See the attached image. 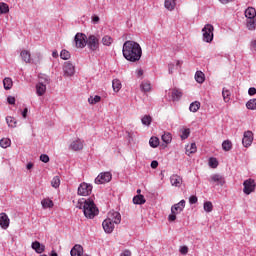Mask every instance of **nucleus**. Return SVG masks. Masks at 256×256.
Here are the masks:
<instances>
[{"label": "nucleus", "instance_id": "72a5a7b5", "mask_svg": "<svg viewBox=\"0 0 256 256\" xmlns=\"http://www.w3.org/2000/svg\"><path fill=\"white\" fill-rule=\"evenodd\" d=\"M9 13V5L4 2H0V15H7Z\"/></svg>", "mask_w": 256, "mask_h": 256}, {"label": "nucleus", "instance_id": "a211bd4d", "mask_svg": "<svg viewBox=\"0 0 256 256\" xmlns=\"http://www.w3.org/2000/svg\"><path fill=\"white\" fill-rule=\"evenodd\" d=\"M209 181L210 183H217V185H225V178H223V176H221L220 174H214L210 176Z\"/></svg>", "mask_w": 256, "mask_h": 256}, {"label": "nucleus", "instance_id": "7c9ffc66", "mask_svg": "<svg viewBox=\"0 0 256 256\" xmlns=\"http://www.w3.org/2000/svg\"><path fill=\"white\" fill-rule=\"evenodd\" d=\"M195 81L198 83H205V74L201 71H196L195 73Z\"/></svg>", "mask_w": 256, "mask_h": 256}, {"label": "nucleus", "instance_id": "5fc2aeb1", "mask_svg": "<svg viewBox=\"0 0 256 256\" xmlns=\"http://www.w3.org/2000/svg\"><path fill=\"white\" fill-rule=\"evenodd\" d=\"M7 102L9 103V105H15V97L8 96Z\"/></svg>", "mask_w": 256, "mask_h": 256}, {"label": "nucleus", "instance_id": "b1692460", "mask_svg": "<svg viewBox=\"0 0 256 256\" xmlns=\"http://www.w3.org/2000/svg\"><path fill=\"white\" fill-rule=\"evenodd\" d=\"M245 17L246 19H253L256 17V10L253 7H248L245 10Z\"/></svg>", "mask_w": 256, "mask_h": 256}, {"label": "nucleus", "instance_id": "09e8293b", "mask_svg": "<svg viewBox=\"0 0 256 256\" xmlns=\"http://www.w3.org/2000/svg\"><path fill=\"white\" fill-rule=\"evenodd\" d=\"M208 163H209V166L212 167V169H216V167H218L219 165L217 158H210Z\"/></svg>", "mask_w": 256, "mask_h": 256}, {"label": "nucleus", "instance_id": "9d476101", "mask_svg": "<svg viewBox=\"0 0 256 256\" xmlns=\"http://www.w3.org/2000/svg\"><path fill=\"white\" fill-rule=\"evenodd\" d=\"M87 45L91 51H97L99 49V37L90 35L87 40Z\"/></svg>", "mask_w": 256, "mask_h": 256}, {"label": "nucleus", "instance_id": "2eb2a0df", "mask_svg": "<svg viewBox=\"0 0 256 256\" xmlns=\"http://www.w3.org/2000/svg\"><path fill=\"white\" fill-rule=\"evenodd\" d=\"M106 219H110L114 225H119L121 223V214L117 211H110Z\"/></svg>", "mask_w": 256, "mask_h": 256}, {"label": "nucleus", "instance_id": "4be33fe9", "mask_svg": "<svg viewBox=\"0 0 256 256\" xmlns=\"http://www.w3.org/2000/svg\"><path fill=\"white\" fill-rule=\"evenodd\" d=\"M246 27L249 31H255L256 29V16L246 20Z\"/></svg>", "mask_w": 256, "mask_h": 256}, {"label": "nucleus", "instance_id": "bf43d9fd", "mask_svg": "<svg viewBox=\"0 0 256 256\" xmlns=\"http://www.w3.org/2000/svg\"><path fill=\"white\" fill-rule=\"evenodd\" d=\"M92 21L95 24L99 23V16H97V15L92 16Z\"/></svg>", "mask_w": 256, "mask_h": 256}, {"label": "nucleus", "instance_id": "cd10ccee", "mask_svg": "<svg viewBox=\"0 0 256 256\" xmlns=\"http://www.w3.org/2000/svg\"><path fill=\"white\" fill-rule=\"evenodd\" d=\"M201 107V103L199 101L192 102L189 106V111L192 113H197Z\"/></svg>", "mask_w": 256, "mask_h": 256}, {"label": "nucleus", "instance_id": "774afa93", "mask_svg": "<svg viewBox=\"0 0 256 256\" xmlns=\"http://www.w3.org/2000/svg\"><path fill=\"white\" fill-rule=\"evenodd\" d=\"M51 256H57V252H55V250H53V251L51 252Z\"/></svg>", "mask_w": 256, "mask_h": 256}, {"label": "nucleus", "instance_id": "423d86ee", "mask_svg": "<svg viewBox=\"0 0 256 256\" xmlns=\"http://www.w3.org/2000/svg\"><path fill=\"white\" fill-rule=\"evenodd\" d=\"M113 179V175L110 172H102L95 178L96 185H103L109 183Z\"/></svg>", "mask_w": 256, "mask_h": 256}, {"label": "nucleus", "instance_id": "864d4df0", "mask_svg": "<svg viewBox=\"0 0 256 256\" xmlns=\"http://www.w3.org/2000/svg\"><path fill=\"white\" fill-rule=\"evenodd\" d=\"M197 201H198L197 196H190V198H189L190 205H195V203H197Z\"/></svg>", "mask_w": 256, "mask_h": 256}, {"label": "nucleus", "instance_id": "6e6d98bb", "mask_svg": "<svg viewBox=\"0 0 256 256\" xmlns=\"http://www.w3.org/2000/svg\"><path fill=\"white\" fill-rule=\"evenodd\" d=\"M248 95L250 96L256 95V88L255 87L249 88Z\"/></svg>", "mask_w": 256, "mask_h": 256}, {"label": "nucleus", "instance_id": "9b49d317", "mask_svg": "<svg viewBox=\"0 0 256 256\" xmlns=\"http://www.w3.org/2000/svg\"><path fill=\"white\" fill-rule=\"evenodd\" d=\"M243 186H244V193L245 195H251V193H253V191H255V180L253 179H248V180H245L243 182Z\"/></svg>", "mask_w": 256, "mask_h": 256}, {"label": "nucleus", "instance_id": "ddd939ff", "mask_svg": "<svg viewBox=\"0 0 256 256\" xmlns=\"http://www.w3.org/2000/svg\"><path fill=\"white\" fill-rule=\"evenodd\" d=\"M252 143H253V132L251 131L244 132L243 139H242L243 146L251 147Z\"/></svg>", "mask_w": 256, "mask_h": 256}, {"label": "nucleus", "instance_id": "5701e85b", "mask_svg": "<svg viewBox=\"0 0 256 256\" xmlns=\"http://www.w3.org/2000/svg\"><path fill=\"white\" fill-rule=\"evenodd\" d=\"M3 87L6 91L13 89V79L6 77L3 79Z\"/></svg>", "mask_w": 256, "mask_h": 256}, {"label": "nucleus", "instance_id": "f8f14e48", "mask_svg": "<svg viewBox=\"0 0 256 256\" xmlns=\"http://www.w3.org/2000/svg\"><path fill=\"white\" fill-rule=\"evenodd\" d=\"M85 146V141H83L80 138H77L75 140H73L70 145H69V149L71 151H81L83 150V147Z\"/></svg>", "mask_w": 256, "mask_h": 256}, {"label": "nucleus", "instance_id": "393cba45", "mask_svg": "<svg viewBox=\"0 0 256 256\" xmlns=\"http://www.w3.org/2000/svg\"><path fill=\"white\" fill-rule=\"evenodd\" d=\"M140 89L144 93H149V91H151V82L147 80L142 81V83L140 84Z\"/></svg>", "mask_w": 256, "mask_h": 256}, {"label": "nucleus", "instance_id": "c85d7f7f", "mask_svg": "<svg viewBox=\"0 0 256 256\" xmlns=\"http://www.w3.org/2000/svg\"><path fill=\"white\" fill-rule=\"evenodd\" d=\"M175 5V0H165L164 2L165 9L168 11H173L175 9Z\"/></svg>", "mask_w": 256, "mask_h": 256}, {"label": "nucleus", "instance_id": "2f4dec72", "mask_svg": "<svg viewBox=\"0 0 256 256\" xmlns=\"http://www.w3.org/2000/svg\"><path fill=\"white\" fill-rule=\"evenodd\" d=\"M102 44L105 45V47H111V45L113 44V38L109 35H105L102 38Z\"/></svg>", "mask_w": 256, "mask_h": 256}, {"label": "nucleus", "instance_id": "f704fd0d", "mask_svg": "<svg viewBox=\"0 0 256 256\" xmlns=\"http://www.w3.org/2000/svg\"><path fill=\"white\" fill-rule=\"evenodd\" d=\"M222 97H223L225 103H229V101H231V92L229 90L223 88Z\"/></svg>", "mask_w": 256, "mask_h": 256}, {"label": "nucleus", "instance_id": "c03bdc74", "mask_svg": "<svg viewBox=\"0 0 256 256\" xmlns=\"http://www.w3.org/2000/svg\"><path fill=\"white\" fill-rule=\"evenodd\" d=\"M51 185H52V187H54V189H57L59 187V185H61V179L59 178V176H55L52 179Z\"/></svg>", "mask_w": 256, "mask_h": 256}, {"label": "nucleus", "instance_id": "e433bc0d", "mask_svg": "<svg viewBox=\"0 0 256 256\" xmlns=\"http://www.w3.org/2000/svg\"><path fill=\"white\" fill-rule=\"evenodd\" d=\"M247 109H250V111H255L256 110V98L250 99L246 103Z\"/></svg>", "mask_w": 256, "mask_h": 256}, {"label": "nucleus", "instance_id": "e2e57ef3", "mask_svg": "<svg viewBox=\"0 0 256 256\" xmlns=\"http://www.w3.org/2000/svg\"><path fill=\"white\" fill-rule=\"evenodd\" d=\"M222 5H227V3H231L233 0H219Z\"/></svg>", "mask_w": 256, "mask_h": 256}, {"label": "nucleus", "instance_id": "a19ab883", "mask_svg": "<svg viewBox=\"0 0 256 256\" xmlns=\"http://www.w3.org/2000/svg\"><path fill=\"white\" fill-rule=\"evenodd\" d=\"M6 122L8 127H17V120L11 116L6 117Z\"/></svg>", "mask_w": 256, "mask_h": 256}, {"label": "nucleus", "instance_id": "39448f33", "mask_svg": "<svg viewBox=\"0 0 256 256\" xmlns=\"http://www.w3.org/2000/svg\"><path fill=\"white\" fill-rule=\"evenodd\" d=\"M213 25L206 24L204 28L202 29V39L204 43H211L213 41Z\"/></svg>", "mask_w": 256, "mask_h": 256}, {"label": "nucleus", "instance_id": "7ed1b4c3", "mask_svg": "<svg viewBox=\"0 0 256 256\" xmlns=\"http://www.w3.org/2000/svg\"><path fill=\"white\" fill-rule=\"evenodd\" d=\"M20 57L24 63H33L34 65H39V63H41V59H43L41 53H37L36 56L31 59V52L28 50H22L20 52Z\"/></svg>", "mask_w": 256, "mask_h": 256}, {"label": "nucleus", "instance_id": "58836bf2", "mask_svg": "<svg viewBox=\"0 0 256 256\" xmlns=\"http://www.w3.org/2000/svg\"><path fill=\"white\" fill-rule=\"evenodd\" d=\"M152 121H153V118H151V116H149V115H145L141 119L142 125H145L146 127H149V125H151Z\"/></svg>", "mask_w": 256, "mask_h": 256}, {"label": "nucleus", "instance_id": "6ab92c4d", "mask_svg": "<svg viewBox=\"0 0 256 256\" xmlns=\"http://www.w3.org/2000/svg\"><path fill=\"white\" fill-rule=\"evenodd\" d=\"M46 91H47V85H45L43 82H39L36 85V94L38 95V97H43Z\"/></svg>", "mask_w": 256, "mask_h": 256}, {"label": "nucleus", "instance_id": "bb28decb", "mask_svg": "<svg viewBox=\"0 0 256 256\" xmlns=\"http://www.w3.org/2000/svg\"><path fill=\"white\" fill-rule=\"evenodd\" d=\"M145 196H143V195H136V196H134V198H133V203H134V205H144V203H145Z\"/></svg>", "mask_w": 256, "mask_h": 256}, {"label": "nucleus", "instance_id": "ea45409f", "mask_svg": "<svg viewBox=\"0 0 256 256\" xmlns=\"http://www.w3.org/2000/svg\"><path fill=\"white\" fill-rule=\"evenodd\" d=\"M162 141L163 143H166V145H169V143L173 141V137L171 136V133H164L162 135Z\"/></svg>", "mask_w": 256, "mask_h": 256}, {"label": "nucleus", "instance_id": "0eeeda50", "mask_svg": "<svg viewBox=\"0 0 256 256\" xmlns=\"http://www.w3.org/2000/svg\"><path fill=\"white\" fill-rule=\"evenodd\" d=\"M92 191H93V186L85 182L81 183L78 187V195L82 197H87L88 195H91Z\"/></svg>", "mask_w": 256, "mask_h": 256}, {"label": "nucleus", "instance_id": "69168bd1", "mask_svg": "<svg viewBox=\"0 0 256 256\" xmlns=\"http://www.w3.org/2000/svg\"><path fill=\"white\" fill-rule=\"evenodd\" d=\"M26 169H33V163L29 162L27 165H26Z\"/></svg>", "mask_w": 256, "mask_h": 256}, {"label": "nucleus", "instance_id": "c9c22d12", "mask_svg": "<svg viewBox=\"0 0 256 256\" xmlns=\"http://www.w3.org/2000/svg\"><path fill=\"white\" fill-rule=\"evenodd\" d=\"M181 97H183V93H181V91L174 89L172 90V100L173 101H179V99H181Z\"/></svg>", "mask_w": 256, "mask_h": 256}, {"label": "nucleus", "instance_id": "4c0bfd02", "mask_svg": "<svg viewBox=\"0 0 256 256\" xmlns=\"http://www.w3.org/2000/svg\"><path fill=\"white\" fill-rule=\"evenodd\" d=\"M149 145L153 149H156V147H159V138L155 136L151 137L149 140Z\"/></svg>", "mask_w": 256, "mask_h": 256}, {"label": "nucleus", "instance_id": "1a4fd4ad", "mask_svg": "<svg viewBox=\"0 0 256 256\" xmlns=\"http://www.w3.org/2000/svg\"><path fill=\"white\" fill-rule=\"evenodd\" d=\"M63 73L64 77H73L75 75V65L70 61H67L63 64Z\"/></svg>", "mask_w": 256, "mask_h": 256}, {"label": "nucleus", "instance_id": "13d9d810", "mask_svg": "<svg viewBox=\"0 0 256 256\" xmlns=\"http://www.w3.org/2000/svg\"><path fill=\"white\" fill-rule=\"evenodd\" d=\"M27 113H29V110L27 108H25L23 111H22V117L24 119H27Z\"/></svg>", "mask_w": 256, "mask_h": 256}, {"label": "nucleus", "instance_id": "6e6552de", "mask_svg": "<svg viewBox=\"0 0 256 256\" xmlns=\"http://www.w3.org/2000/svg\"><path fill=\"white\" fill-rule=\"evenodd\" d=\"M75 45L78 49H83L87 45V36L83 33H77L74 37Z\"/></svg>", "mask_w": 256, "mask_h": 256}, {"label": "nucleus", "instance_id": "20e7f679", "mask_svg": "<svg viewBox=\"0 0 256 256\" xmlns=\"http://www.w3.org/2000/svg\"><path fill=\"white\" fill-rule=\"evenodd\" d=\"M183 209H185V200H181L180 202L174 204L171 207V214L168 216V220L175 221V219H177V215L182 213Z\"/></svg>", "mask_w": 256, "mask_h": 256}, {"label": "nucleus", "instance_id": "8fccbe9b", "mask_svg": "<svg viewBox=\"0 0 256 256\" xmlns=\"http://www.w3.org/2000/svg\"><path fill=\"white\" fill-rule=\"evenodd\" d=\"M190 133H191V131L189 130V128L184 129V130L182 131L181 136H180L181 139H182V140L187 139V138L189 137Z\"/></svg>", "mask_w": 256, "mask_h": 256}, {"label": "nucleus", "instance_id": "338daca9", "mask_svg": "<svg viewBox=\"0 0 256 256\" xmlns=\"http://www.w3.org/2000/svg\"><path fill=\"white\" fill-rule=\"evenodd\" d=\"M169 73L172 74L173 73V64H169Z\"/></svg>", "mask_w": 256, "mask_h": 256}, {"label": "nucleus", "instance_id": "aec40b11", "mask_svg": "<svg viewBox=\"0 0 256 256\" xmlns=\"http://www.w3.org/2000/svg\"><path fill=\"white\" fill-rule=\"evenodd\" d=\"M71 256L83 255V246L76 244L70 251Z\"/></svg>", "mask_w": 256, "mask_h": 256}, {"label": "nucleus", "instance_id": "f257e3e1", "mask_svg": "<svg viewBox=\"0 0 256 256\" xmlns=\"http://www.w3.org/2000/svg\"><path fill=\"white\" fill-rule=\"evenodd\" d=\"M122 54L126 61H130V63H137V61L141 60L143 49H141V45L139 43L133 40H127L123 44Z\"/></svg>", "mask_w": 256, "mask_h": 256}, {"label": "nucleus", "instance_id": "f03ea898", "mask_svg": "<svg viewBox=\"0 0 256 256\" xmlns=\"http://www.w3.org/2000/svg\"><path fill=\"white\" fill-rule=\"evenodd\" d=\"M79 209H83V213L87 219H94L99 215V209L95 205L92 199H86L84 201H79Z\"/></svg>", "mask_w": 256, "mask_h": 256}, {"label": "nucleus", "instance_id": "a18cd8bd", "mask_svg": "<svg viewBox=\"0 0 256 256\" xmlns=\"http://www.w3.org/2000/svg\"><path fill=\"white\" fill-rule=\"evenodd\" d=\"M203 207L206 213H211V211H213V203H211V201L205 202Z\"/></svg>", "mask_w": 256, "mask_h": 256}, {"label": "nucleus", "instance_id": "37998d69", "mask_svg": "<svg viewBox=\"0 0 256 256\" xmlns=\"http://www.w3.org/2000/svg\"><path fill=\"white\" fill-rule=\"evenodd\" d=\"M10 145H11V140L7 138H3L0 140V147H2V149H7V147H9Z\"/></svg>", "mask_w": 256, "mask_h": 256}, {"label": "nucleus", "instance_id": "052dcab7", "mask_svg": "<svg viewBox=\"0 0 256 256\" xmlns=\"http://www.w3.org/2000/svg\"><path fill=\"white\" fill-rule=\"evenodd\" d=\"M120 256H131V251L125 250L123 253L120 254Z\"/></svg>", "mask_w": 256, "mask_h": 256}, {"label": "nucleus", "instance_id": "412c9836", "mask_svg": "<svg viewBox=\"0 0 256 256\" xmlns=\"http://www.w3.org/2000/svg\"><path fill=\"white\" fill-rule=\"evenodd\" d=\"M32 249L36 251L37 253L41 254L43 251H45V245L41 244L39 241H35L31 245Z\"/></svg>", "mask_w": 256, "mask_h": 256}, {"label": "nucleus", "instance_id": "c756f323", "mask_svg": "<svg viewBox=\"0 0 256 256\" xmlns=\"http://www.w3.org/2000/svg\"><path fill=\"white\" fill-rule=\"evenodd\" d=\"M112 88L115 93H119V91H121V81L119 79H114L112 81Z\"/></svg>", "mask_w": 256, "mask_h": 256}, {"label": "nucleus", "instance_id": "a878e982", "mask_svg": "<svg viewBox=\"0 0 256 256\" xmlns=\"http://www.w3.org/2000/svg\"><path fill=\"white\" fill-rule=\"evenodd\" d=\"M193 153H197V144L191 143V145L186 146V155L190 156Z\"/></svg>", "mask_w": 256, "mask_h": 256}, {"label": "nucleus", "instance_id": "49530a36", "mask_svg": "<svg viewBox=\"0 0 256 256\" xmlns=\"http://www.w3.org/2000/svg\"><path fill=\"white\" fill-rule=\"evenodd\" d=\"M60 57L64 61H67L68 59H71V53H69V51H67V50H62L60 53Z\"/></svg>", "mask_w": 256, "mask_h": 256}, {"label": "nucleus", "instance_id": "0e129e2a", "mask_svg": "<svg viewBox=\"0 0 256 256\" xmlns=\"http://www.w3.org/2000/svg\"><path fill=\"white\" fill-rule=\"evenodd\" d=\"M52 57H54V59H57V57H59V53L57 51H53Z\"/></svg>", "mask_w": 256, "mask_h": 256}, {"label": "nucleus", "instance_id": "dca6fc26", "mask_svg": "<svg viewBox=\"0 0 256 256\" xmlns=\"http://www.w3.org/2000/svg\"><path fill=\"white\" fill-rule=\"evenodd\" d=\"M102 227L105 231V233H113V231L115 230V224L111 222V219H105L102 222Z\"/></svg>", "mask_w": 256, "mask_h": 256}, {"label": "nucleus", "instance_id": "3c124183", "mask_svg": "<svg viewBox=\"0 0 256 256\" xmlns=\"http://www.w3.org/2000/svg\"><path fill=\"white\" fill-rule=\"evenodd\" d=\"M40 161H42V163H49V155L41 154L40 155Z\"/></svg>", "mask_w": 256, "mask_h": 256}, {"label": "nucleus", "instance_id": "4468645a", "mask_svg": "<svg viewBox=\"0 0 256 256\" xmlns=\"http://www.w3.org/2000/svg\"><path fill=\"white\" fill-rule=\"evenodd\" d=\"M11 223V220L9 219V216L5 212L0 213V227L1 229L7 230L9 229V225Z\"/></svg>", "mask_w": 256, "mask_h": 256}, {"label": "nucleus", "instance_id": "680f3d73", "mask_svg": "<svg viewBox=\"0 0 256 256\" xmlns=\"http://www.w3.org/2000/svg\"><path fill=\"white\" fill-rule=\"evenodd\" d=\"M136 74H137V77H142V75H143V70H142V69L136 70Z\"/></svg>", "mask_w": 256, "mask_h": 256}, {"label": "nucleus", "instance_id": "79ce46f5", "mask_svg": "<svg viewBox=\"0 0 256 256\" xmlns=\"http://www.w3.org/2000/svg\"><path fill=\"white\" fill-rule=\"evenodd\" d=\"M99 101H101V96H90L88 98V103H90V105H96V103H99Z\"/></svg>", "mask_w": 256, "mask_h": 256}, {"label": "nucleus", "instance_id": "473e14b6", "mask_svg": "<svg viewBox=\"0 0 256 256\" xmlns=\"http://www.w3.org/2000/svg\"><path fill=\"white\" fill-rule=\"evenodd\" d=\"M41 205H42L43 209H51L53 207V200L43 199L41 201Z\"/></svg>", "mask_w": 256, "mask_h": 256}, {"label": "nucleus", "instance_id": "f3484780", "mask_svg": "<svg viewBox=\"0 0 256 256\" xmlns=\"http://www.w3.org/2000/svg\"><path fill=\"white\" fill-rule=\"evenodd\" d=\"M170 183L172 187H181L183 185V178L177 174H173L170 177Z\"/></svg>", "mask_w": 256, "mask_h": 256}, {"label": "nucleus", "instance_id": "de8ad7c7", "mask_svg": "<svg viewBox=\"0 0 256 256\" xmlns=\"http://www.w3.org/2000/svg\"><path fill=\"white\" fill-rule=\"evenodd\" d=\"M231 147H233V145L231 144V141H229V140H225L222 143V148L224 151H231Z\"/></svg>", "mask_w": 256, "mask_h": 256}, {"label": "nucleus", "instance_id": "603ef678", "mask_svg": "<svg viewBox=\"0 0 256 256\" xmlns=\"http://www.w3.org/2000/svg\"><path fill=\"white\" fill-rule=\"evenodd\" d=\"M180 253L181 255H187V253H189V248L187 246H181Z\"/></svg>", "mask_w": 256, "mask_h": 256}, {"label": "nucleus", "instance_id": "4d7b16f0", "mask_svg": "<svg viewBox=\"0 0 256 256\" xmlns=\"http://www.w3.org/2000/svg\"><path fill=\"white\" fill-rule=\"evenodd\" d=\"M157 167H159V162H157V160H153L151 162V168L152 169H157Z\"/></svg>", "mask_w": 256, "mask_h": 256}]
</instances>
